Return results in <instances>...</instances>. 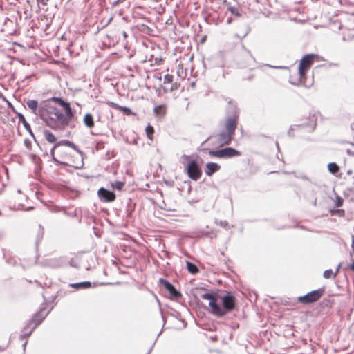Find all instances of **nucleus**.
<instances>
[{
    "label": "nucleus",
    "mask_w": 354,
    "mask_h": 354,
    "mask_svg": "<svg viewBox=\"0 0 354 354\" xmlns=\"http://www.w3.org/2000/svg\"><path fill=\"white\" fill-rule=\"evenodd\" d=\"M39 115L50 128L63 131L73 119L75 111L68 102L61 97H53L40 107Z\"/></svg>",
    "instance_id": "obj_1"
},
{
    "label": "nucleus",
    "mask_w": 354,
    "mask_h": 354,
    "mask_svg": "<svg viewBox=\"0 0 354 354\" xmlns=\"http://www.w3.org/2000/svg\"><path fill=\"white\" fill-rule=\"evenodd\" d=\"M54 161L74 168H80L83 162L77 146L69 140H61L50 151Z\"/></svg>",
    "instance_id": "obj_2"
},
{
    "label": "nucleus",
    "mask_w": 354,
    "mask_h": 354,
    "mask_svg": "<svg viewBox=\"0 0 354 354\" xmlns=\"http://www.w3.org/2000/svg\"><path fill=\"white\" fill-rule=\"evenodd\" d=\"M201 297L209 301L210 312L218 317L224 316L235 308L236 298L230 292L223 296L215 293H204Z\"/></svg>",
    "instance_id": "obj_3"
},
{
    "label": "nucleus",
    "mask_w": 354,
    "mask_h": 354,
    "mask_svg": "<svg viewBox=\"0 0 354 354\" xmlns=\"http://www.w3.org/2000/svg\"><path fill=\"white\" fill-rule=\"evenodd\" d=\"M239 122V113L235 111L227 116L223 124V130L216 135L217 144L222 147L231 143Z\"/></svg>",
    "instance_id": "obj_4"
},
{
    "label": "nucleus",
    "mask_w": 354,
    "mask_h": 354,
    "mask_svg": "<svg viewBox=\"0 0 354 354\" xmlns=\"http://www.w3.org/2000/svg\"><path fill=\"white\" fill-rule=\"evenodd\" d=\"M319 61V57L315 54H308L301 58L299 65V75L301 82H305L308 71L315 62Z\"/></svg>",
    "instance_id": "obj_5"
},
{
    "label": "nucleus",
    "mask_w": 354,
    "mask_h": 354,
    "mask_svg": "<svg viewBox=\"0 0 354 354\" xmlns=\"http://www.w3.org/2000/svg\"><path fill=\"white\" fill-rule=\"evenodd\" d=\"M184 158L188 161L185 171L188 176L193 180H198L202 176V170L196 160H191L189 156H185Z\"/></svg>",
    "instance_id": "obj_6"
},
{
    "label": "nucleus",
    "mask_w": 354,
    "mask_h": 354,
    "mask_svg": "<svg viewBox=\"0 0 354 354\" xmlns=\"http://www.w3.org/2000/svg\"><path fill=\"white\" fill-rule=\"evenodd\" d=\"M209 155L211 157L218 158H231L236 156H240L241 153L234 148L226 147L216 151H209Z\"/></svg>",
    "instance_id": "obj_7"
},
{
    "label": "nucleus",
    "mask_w": 354,
    "mask_h": 354,
    "mask_svg": "<svg viewBox=\"0 0 354 354\" xmlns=\"http://www.w3.org/2000/svg\"><path fill=\"white\" fill-rule=\"evenodd\" d=\"M324 289H317L313 290L304 296H301L297 298V301L303 304H309L317 301L324 295Z\"/></svg>",
    "instance_id": "obj_8"
},
{
    "label": "nucleus",
    "mask_w": 354,
    "mask_h": 354,
    "mask_svg": "<svg viewBox=\"0 0 354 354\" xmlns=\"http://www.w3.org/2000/svg\"><path fill=\"white\" fill-rule=\"evenodd\" d=\"M318 115V112H310L308 115L302 119V122L299 126L307 129L309 131H314L317 127Z\"/></svg>",
    "instance_id": "obj_9"
},
{
    "label": "nucleus",
    "mask_w": 354,
    "mask_h": 354,
    "mask_svg": "<svg viewBox=\"0 0 354 354\" xmlns=\"http://www.w3.org/2000/svg\"><path fill=\"white\" fill-rule=\"evenodd\" d=\"M174 75L171 74H166L164 76L162 88L165 93L176 91L180 88V83L177 82H174Z\"/></svg>",
    "instance_id": "obj_10"
},
{
    "label": "nucleus",
    "mask_w": 354,
    "mask_h": 354,
    "mask_svg": "<svg viewBox=\"0 0 354 354\" xmlns=\"http://www.w3.org/2000/svg\"><path fill=\"white\" fill-rule=\"evenodd\" d=\"M44 317L45 316L41 310L35 314L31 319L28 322L27 325L24 328V330H26L25 333H27L28 335H30L32 330L42 322Z\"/></svg>",
    "instance_id": "obj_11"
},
{
    "label": "nucleus",
    "mask_w": 354,
    "mask_h": 354,
    "mask_svg": "<svg viewBox=\"0 0 354 354\" xmlns=\"http://www.w3.org/2000/svg\"><path fill=\"white\" fill-rule=\"evenodd\" d=\"M97 194L100 200L104 202H113L115 200V194L114 192L109 191L103 187L99 189Z\"/></svg>",
    "instance_id": "obj_12"
},
{
    "label": "nucleus",
    "mask_w": 354,
    "mask_h": 354,
    "mask_svg": "<svg viewBox=\"0 0 354 354\" xmlns=\"http://www.w3.org/2000/svg\"><path fill=\"white\" fill-rule=\"evenodd\" d=\"M160 281L171 296L175 298L181 297L180 292L176 290L175 287L168 281L161 279Z\"/></svg>",
    "instance_id": "obj_13"
},
{
    "label": "nucleus",
    "mask_w": 354,
    "mask_h": 354,
    "mask_svg": "<svg viewBox=\"0 0 354 354\" xmlns=\"http://www.w3.org/2000/svg\"><path fill=\"white\" fill-rule=\"evenodd\" d=\"M107 104L111 108L115 109V110H118L127 115H131L133 114V112L131 111V110L128 107L122 106H120L115 102H108Z\"/></svg>",
    "instance_id": "obj_14"
},
{
    "label": "nucleus",
    "mask_w": 354,
    "mask_h": 354,
    "mask_svg": "<svg viewBox=\"0 0 354 354\" xmlns=\"http://www.w3.org/2000/svg\"><path fill=\"white\" fill-rule=\"evenodd\" d=\"M221 166L215 162H207L205 165V172L207 176H211L214 173L218 171Z\"/></svg>",
    "instance_id": "obj_15"
},
{
    "label": "nucleus",
    "mask_w": 354,
    "mask_h": 354,
    "mask_svg": "<svg viewBox=\"0 0 354 354\" xmlns=\"http://www.w3.org/2000/svg\"><path fill=\"white\" fill-rule=\"evenodd\" d=\"M167 105L161 104L157 106H155L153 109V112L156 116L158 117H164L167 113Z\"/></svg>",
    "instance_id": "obj_16"
},
{
    "label": "nucleus",
    "mask_w": 354,
    "mask_h": 354,
    "mask_svg": "<svg viewBox=\"0 0 354 354\" xmlns=\"http://www.w3.org/2000/svg\"><path fill=\"white\" fill-rule=\"evenodd\" d=\"M83 122L88 128H93L95 126L93 117L91 113H86L84 115Z\"/></svg>",
    "instance_id": "obj_17"
},
{
    "label": "nucleus",
    "mask_w": 354,
    "mask_h": 354,
    "mask_svg": "<svg viewBox=\"0 0 354 354\" xmlns=\"http://www.w3.org/2000/svg\"><path fill=\"white\" fill-rule=\"evenodd\" d=\"M44 136L46 140L49 143H55V145L57 143V138L55 135H54L49 130L44 131Z\"/></svg>",
    "instance_id": "obj_18"
},
{
    "label": "nucleus",
    "mask_w": 354,
    "mask_h": 354,
    "mask_svg": "<svg viewBox=\"0 0 354 354\" xmlns=\"http://www.w3.org/2000/svg\"><path fill=\"white\" fill-rule=\"evenodd\" d=\"M27 106L32 111L33 113L37 114L38 102L35 100H28L26 102Z\"/></svg>",
    "instance_id": "obj_19"
},
{
    "label": "nucleus",
    "mask_w": 354,
    "mask_h": 354,
    "mask_svg": "<svg viewBox=\"0 0 354 354\" xmlns=\"http://www.w3.org/2000/svg\"><path fill=\"white\" fill-rule=\"evenodd\" d=\"M145 132L148 139L152 141L153 139L154 129L150 124H148L146 127Z\"/></svg>",
    "instance_id": "obj_20"
},
{
    "label": "nucleus",
    "mask_w": 354,
    "mask_h": 354,
    "mask_svg": "<svg viewBox=\"0 0 354 354\" xmlns=\"http://www.w3.org/2000/svg\"><path fill=\"white\" fill-rule=\"evenodd\" d=\"M186 264L187 268L191 274H195L198 272V268L196 267V266L189 261H187Z\"/></svg>",
    "instance_id": "obj_21"
},
{
    "label": "nucleus",
    "mask_w": 354,
    "mask_h": 354,
    "mask_svg": "<svg viewBox=\"0 0 354 354\" xmlns=\"http://www.w3.org/2000/svg\"><path fill=\"white\" fill-rule=\"evenodd\" d=\"M328 169L329 171L332 174H336L339 170V166L335 162L329 163L328 165Z\"/></svg>",
    "instance_id": "obj_22"
},
{
    "label": "nucleus",
    "mask_w": 354,
    "mask_h": 354,
    "mask_svg": "<svg viewBox=\"0 0 354 354\" xmlns=\"http://www.w3.org/2000/svg\"><path fill=\"white\" fill-rule=\"evenodd\" d=\"M124 185L125 183L124 182L115 181L111 183V187L113 189L121 191L123 189Z\"/></svg>",
    "instance_id": "obj_23"
},
{
    "label": "nucleus",
    "mask_w": 354,
    "mask_h": 354,
    "mask_svg": "<svg viewBox=\"0 0 354 354\" xmlns=\"http://www.w3.org/2000/svg\"><path fill=\"white\" fill-rule=\"evenodd\" d=\"M337 272H333V271L331 269L326 270L324 272L323 276L325 279H330L334 278L337 275Z\"/></svg>",
    "instance_id": "obj_24"
},
{
    "label": "nucleus",
    "mask_w": 354,
    "mask_h": 354,
    "mask_svg": "<svg viewBox=\"0 0 354 354\" xmlns=\"http://www.w3.org/2000/svg\"><path fill=\"white\" fill-rule=\"evenodd\" d=\"M72 286L75 287L77 288H88L91 286V283L89 281H85V282L73 284V285H72Z\"/></svg>",
    "instance_id": "obj_25"
},
{
    "label": "nucleus",
    "mask_w": 354,
    "mask_h": 354,
    "mask_svg": "<svg viewBox=\"0 0 354 354\" xmlns=\"http://www.w3.org/2000/svg\"><path fill=\"white\" fill-rule=\"evenodd\" d=\"M343 203H344L343 198L342 197H340L339 196H336L335 199V205L337 207H339L343 205Z\"/></svg>",
    "instance_id": "obj_26"
},
{
    "label": "nucleus",
    "mask_w": 354,
    "mask_h": 354,
    "mask_svg": "<svg viewBox=\"0 0 354 354\" xmlns=\"http://www.w3.org/2000/svg\"><path fill=\"white\" fill-rule=\"evenodd\" d=\"M19 120L22 122V124L26 129H30V124L28 123L24 115L21 114L19 115Z\"/></svg>",
    "instance_id": "obj_27"
},
{
    "label": "nucleus",
    "mask_w": 354,
    "mask_h": 354,
    "mask_svg": "<svg viewBox=\"0 0 354 354\" xmlns=\"http://www.w3.org/2000/svg\"><path fill=\"white\" fill-rule=\"evenodd\" d=\"M335 213H336V214H338L339 216H344V209H336Z\"/></svg>",
    "instance_id": "obj_28"
},
{
    "label": "nucleus",
    "mask_w": 354,
    "mask_h": 354,
    "mask_svg": "<svg viewBox=\"0 0 354 354\" xmlns=\"http://www.w3.org/2000/svg\"><path fill=\"white\" fill-rule=\"evenodd\" d=\"M351 247H352V249H353V252L354 254V238L353 239V241H352Z\"/></svg>",
    "instance_id": "obj_29"
},
{
    "label": "nucleus",
    "mask_w": 354,
    "mask_h": 354,
    "mask_svg": "<svg viewBox=\"0 0 354 354\" xmlns=\"http://www.w3.org/2000/svg\"><path fill=\"white\" fill-rule=\"evenodd\" d=\"M330 214H331L332 215L336 214V213H335V210H331V211H330Z\"/></svg>",
    "instance_id": "obj_30"
}]
</instances>
